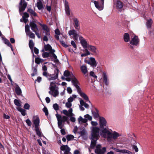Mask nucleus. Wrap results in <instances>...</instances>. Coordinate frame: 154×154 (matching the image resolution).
Here are the masks:
<instances>
[{"instance_id":"obj_1","label":"nucleus","mask_w":154,"mask_h":154,"mask_svg":"<svg viewBox=\"0 0 154 154\" xmlns=\"http://www.w3.org/2000/svg\"><path fill=\"white\" fill-rule=\"evenodd\" d=\"M99 124L100 129V134L103 138L107 139L108 142L113 143L118 137L122 136V134L111 129L106 128L107 122L106 119L103 117H100Z\"/></svg>"},{"instance_id":"obj_2","label":"nucleus","mask_w":154,"mask_h":154,"mask_svg":"<svg viewBox=\"0 0 154 154\" xmlns=\"http://www.w3.org/2000/svg\"><path fill=\"white\" fill-rule=\"evenodd\" d=\"M91 129V143L90 147L91 149H93L95 146L97 141L100 137V129L98 127H92Z\"/></svg>"},{"instance_id":"obj_3","label":"nucleus","mask_w":154,"mask_h":154,"mask_svg":"<svg viewBox=\"0 0 154 154\" xmlns=\"http://www.w3.org/2000/svg\"><path fill=\"white\" fill-rule=\"evenodd\" d=\"M56 116L58 121V127L61 129L60 131L62 134L64 135L66 134V132L64 129H62L63 125L62 124L63 122L67 120V118L65 116H62L58 114H56Z\"/></svg>"},{"instance_id":"obj_4","label":"nucleus","mask_w":154,"mask_h":154,"mask_svg":"<svg viewBox=\"0 0 154 154\" xmlns=\"http://www.w3.org/2000/svg\"><path fill=\"white\" fill-rule=\"evenodd\" d=\"M58 83L54 82H51L49 86L50 91H49V93L54 97H56L59 94L58 87L57 86Z\"/></svg>"},{"instance_id":"obj_5","label":"nucleus","mask_w":154,"mask_h":154,"mask_svg":"<svg viewBox=\"0 0 154 154\" xmlns=\"http://www.w3.org/2000/svg\"><path fill=\"white\" fill-rule=\"evenodd\" d=\"M64 75L66 77H71L72 79V82L73 85L74 86L75 85L78 83V81L77 79L75 77L72 72L68 71H65L64 72Z\"/></svg>"},{"instance_id":"obj_6","label":"nucleus","mask_w":154,"mask_h":154,"mask_svg":"<svg viewBox=\"0 0 154 154\" xmlns=\"http://www.w3.org/2000/svg\"><path fill=\"white\" fill-rule=\"evenodd\" d=\"M74 86L77 89L78 93L80 95L81 97H82L86 101H88L90 103V101L89 100L88 97L85 93L82 91L79 86L78 85V84L76 85H75Z\"/></svg>"},{"instance_id":"obj_7","label":"nucleus","mask_w":154,"mask_h":154,"mask_svg":"<svg viewBox=\"0 0 154 154\" xmlns=\"http://www.w3.org/2000/svg\"><path fill=\"white\" fill-rule=\"evenodd\" d=\"M69 36H72V38L75 40H78V38H80V36H82L77 32L74 29L69 30L68 32Z\"/></svg>"},{"instance_id":"obj_8","label":"nucleus","mask_w":154,"mask_h":154,"mask_svg":"<svg viewBox=\"0 0 154 154\" xmlns=\"http://www.w3.org/2000/svg\"><path fill=\"white\" fill-rule=\"evenodd\" d=\"M106 151V148H101L100 145H97L96 146L95 152L97 154H104Z\"/></svg>"},{"instance_id":"obj_9","label":"nucleus","mask_w":154,"mask_h":154,"mask_svg":"<svg viewBox=\"0 0 154 154\" xmlns=\"http://www.w3.org/2000/svg\"><path fill=\"white\" fill-rule=\"evenodd\" d=\"M139 39L137 36L133 34L131 36V39L130 41L131 44L133 45L137 46L139 44Z\"/></svg>"},{"instance_id":"obj_10","label":"nucleus","mask_w":154,"mask_h":154,"mask_svg":"<svg viewBox=\"0 0 154 154\" xmlns=\"http://www.w3.org/2000/svg\"><path fill=\"white\" fill-rule=\"evenodd\" d=\"M27 4L25 0H21L19 4V11L20 14L23 12L27 6Z\"/></svg>"},{"instance_id":"obj_11","label":"nucleus","mask_w":154,"mask_h":154,"mask_svg":"<svg viewBox=\"0 0 154 154\" xmlns=\"http://www.w3.org/2000/svg\"><path fill=\"white\" fill-rule=\"evenodd\" d=\"M85 62L88 64L91 65L92 66L95 67H96L97 63L95 59L92 57H91L89 58L88 61L86 60Z\"/></svg>"},{"instance_id":"obj_12","label":"nucleus","mask_w":154,"mask_h":154,"mask_svg":"<svg viewBox=\"0 0 154 154\" xmlns=\"http://www.w3.org/2000/svg\"><path fill=\"white\" fill-rule=\"evenodd\" d=\"M54 72L56 73V74L53 75L50 74V75H49L50 76L48 78L49 80H54L58 78L59 73L58 69H56Z\"/></svg>"},{"instance_id":"obj_13","label":"nucleus","mask_w":154,"mask_h":154,"mask_svg":"<svg viewBox=\"0 0 154 154\" xmlns=\"http://www.w3.org/2000/svg\"><path fill=\"white\" fill-rule=\"evenodd\" d=\"M42 26L43 30V33H45L47 36L49 37L50 36V29L48 26L45 24H42L39 23Z\"/></svg>"},{"instance_id":"obj_14","label":"nucleus","mask_w":154,"mask_h":154,"mask_svg":"<svg viewBox=\"0 0 154 154\" xmlns=\"http://www.w3.org/2000/svg\"><path fill=\"white\" fill-rule=\"evenodd\" d=\"M81 45L84 48H87L88 47V43L85 39L82 36H80L79 39Z\"/></svg>"},{"instance_id":"obj_15","label":"nucleus","mask_w":154,"mask_h":154,"mask_svg":"<svg viewBox=\"0 0 154 154\" xmlns=\"http://www.w3.org/2000/svg\"><path fill=\"white\" fill-rule=\"evenodd\" d=\"M62 113L68 117L73 116H74L72 113V109L71 108H70L68 111L65 109L63 110Z\"/></svg>"},{"instance_id":"obj_16","label":"nucleus","mask_w":154,"mask_h":154,"mask_svg":"<svg viewBox=\"0 0 154 154\" xmlns=\"http://www.w3.org/2000/svg\"><path fill=\"white\" fill-rule=\"evenodd\" d=\"M32 122L35 125V128L38 127L39 125L40 120L38 117L34 116L33 117Z\"/></svg>"},{"instance_id":"obj_17","label":"nucleus","mask_w":154,"mask_h":154,"mask_svg":"<svg viewBox=\"0 0 154 154\" xmlns=\"http://www.w3.org/2000/svg\"><path fill=\"white\" fill-rule=\"evenodd\" d=\"M96 8L100 11H101L103 9V5L99 3L98 2L94 1V2Z\"/></svg>"},{"instance_id":"obj_18","label":"nucleus","mask_w":154,"mask_h":154,"mask_svg":"<svg viewBox=\"0 0 154 154\" xmlns=\"http://www.w3.org/2000/svg\"><path fill=\"white\" fill-rule=\"evenodd\" d=\"M64 5L65 8V10L66 15L68 16L70 15V11L69 5V4L68 2L66 0H65Z\"/></svg>"},{"instance_id":"obj_19","label":"nucleus","mask_w":154,"mask_h":154,"mask_svg":"<svg viewBox=\"0 0 154 154\" xmlns=\"http://www.w3.org/2000/svg\"><path fill=\"white\" fill-rule=\"evenodd\" d=\"M44 48L46 51H49L50 53H53L55 51L53 49H52L51 46L49 44H48L46 45H44Z\"/></svg>"},{"instance_id":"obj_20","label":"nucleus","mask_w":154,"mask_h":154,"mask_svg":"<svg viewBox=\"0 0 154 154\" xmlns=\"http://www.w3.org/2000/svg\"><path fill=\"white\" fill-rule=\"evenodd\" d=\"M103 80V83L107 86L109 85V82L108 80L107 77L105 72H103L102 75Z\"/></svg>"},{"instance_id":"obj_21","label":"nucleus","mask_w":154,"mask_h":154,"mask_svg":"<svg viewBox=\"0 0 154 154\" xmlns=\"http://www.w3.org/2000/svg\"><path fill=\"white\" fill-rule=\"evenodd\" d=\"M31 29L35 32L36 31H38V28L36 24L33 22H31L29 24Z\"/></svg>"},{"instance_id":"obj_22","label":"nucleus","mask_w":154,"mask_h":154,"mask_svg":"<svg viewBox=\"0 0 154 154\" xmlns=\"http://www.w3.org/2000/svg\"><path fill=\"white\" fill-rule=\"evenodd\" d=\"M73 20L74 23V26L75 28L77 30H79L80 28L79 20L76 18H74Z\"/></svg>"},{"instance_id":"obj_23","label":"nucleus","mask_w":154,"mask_h":154,"mask_svg":"<svg viewBox=\"0 0 154 154\" xmlns=\"http://www.w3.org/2000/svg\"><path fill=\"white\" fill-rule=\"evenodd\" d=\"M60 150L64 151V152H69L70 151V149L67 145H63L61 146Z\"/></svg>"},{"instance_id":"obj_24","label":"nucleus","mask_w":154,"mask_h":154,"mask_svg":"<svg viewBox=\"0 0 154 154\" xmlns=\"http://www.w3.org/2000/svg\"><path fill=\"white\" fill-rule=\"evenodd\" d=\"M153 23V21L152 19H147L146 20V25L147 29H150Z\"/></svg>"},{"instance_id":"obj_25","label":"nucleus","mask_w":154,"mask_h":154,"mask_svg":"<svg viewBox=\"0 0 154 154\" xmlns=\"http://www.w3.org/2000/svg\"><path fill=\"white\" fill-rule=\"evenodd\" d=\"M88 48L89 50L91 51L94 53H96L97 52V50L95 46L91 45H89Z\"/></svg>"},{"instance_id":"obj_26","label":"nucleus","mask_w":154,"mask_h":154,"mask_svg":"<svg viewBox=\"0 0 154 154\" xmlns=\"http://www.w3.org/2000/svg\"><path fill=\"white\" fill-rule=\"evenodd\" d=\"M123 39L125 42H128L130 41V35L128 33H125L123 36Z\"/></svg>"},{"instance_id":"obj_27","label":"nucleus","mask_w":154,"mask_h":154,"mask_svg":"<svg viewBox=\"0 0 154 154\" xmlns=\"http://www.w3.org/2000/svg\"><path fill=\"white\" fill-rule=\"evenodd\" d=\"M80 69L82 73L85 75L88 72L86 66L84 65H82L80 67Z\"/></svg>"},{"instance_id":"obj_28","label":"nucleus","mask_w":154,"mask_h":154,"mask_svg":"<svg viewBox=\"0 0 154 154\" xmlns=\"http://www.w3.org/2000/svg\"><path fill=\"white\" fill-rule=\"evenodd\" d=\"M92 114L93 117L95 119H96L98 118H99V114L98 113V111L97 109H96L95 111H92Z\"/></svg>"},{"instance_id":"obj_29","label":"nucleus","mask_w":154,"mask_h":154,"mask_svg":"<svg viewBox=\"0 0 154 154\" xmlns=\"http://www.w3.org/2000/svg\"><path fill=\"white\" fill-rule=\"evenodd\" d=\"M116 5V7L118 9H121L123 7L122 3L119 1H117Z\"/></svg>"},{"instance_id":"obj_30","label":"nucleus","mask_w":154,"mask_h":154,"mask_svg":"<svg viewBox=\"0 0 154 154\" xmlns=\"http://www.w3.org/2000/svg\"><path fill=\"white\" fill-rule=\"evenodd\" d=\"M79 123H85L87 122L88 120L86 119H83L81 116H80L78 119Z\"/></svg>"},{"instance_id":"obj_31","label":"nucleus","mask_w":154,"mask_h":154,"mask_svg":"<svg viewBox=\"0 0 154 154\" xmlns=\"http://www.w3.org/2000/svg\"><path fill=\"white\" fill-rule=\"evenodd\" d=\"M80 104L82 106H84L86 108H88L89 105L85 103L82 99H80Z\"/></svg>"},{"instance_id":"obj_32","label":"nucleus","mask_w":154,"mask_h":154,"mask_svg":"<svg viewBox=\"0 0 154 154\" xmlns=\"http://www.w3.org/2000/svg\"><path fill=\"white\" fill-rule=\"evenodd\" d=\"M77 97V96L75 95H72V96L70 97L68 99V101L70 103L72 102Z\"/></svg>"},{"instance_id":"obj_33","label":"nucleus","mask_w":154,"mask_h":154,"mask_svg":"<svg viewBox=\"0 0 154 154\" xmlns=\"http://www.w3.org/2000/svg\"><path fill=\"white\" fill-rule=\"evenodd\" d=\"M17 109L18 111L20 112L22 114V115L23 116H25L26 114V112L25 110L23 109H22V108L20 107H18L17 108Z\"/></svg>"},{"instance_id":"obj_34","label":"nucleus","mask_w":154,"mask_h":154,"mask_svg":"<svg viewBox=\"0 0 154 154\" xmlns=\"http://www.w3.org/2000/svg\"><path fill=\"white\" fill-rule=\"evenodd\" d=\"M44 60L39 58L37 57L35 59V62L37 64H39L43 62Z\"/></svg>"},{"instance_id":"obj_35","label":"nucleus","mask_w":154,"mask_h":154,"mask_svg":"<svg viewBox=\"0 0 154 154\" xmlns=\"http://www.w3.org/2000/svg\"><path fill=\"white\" fill-rule=\"evenodd\" d=\"M4 42L5 44H6L8 46L11 47L12 51L13 50L11 45L10 44L9 40L6 39H4Z\"/></svg>"},{"instance_id":"obj_36","label":"nucleus","mask_w":154,"mask_h":154,"mask_svg":"<svg viewBox=\"0 0 154 154\" xmlns=\"http://www.w3.org/2000/svg\"><path fill=\"white\" fill-rule=\"evenodd\" d=\"M29 46L31 49V50L32 51L33 50V46L34 45V43L32 40H31L29 41Z\"/></svg>"},{"instance_id":"obj_37","label":"nucleus","mask_w":154,"mask_h":154,"mask_svg":"<svg viewBox=\"0 0 154 154\" xmlns=\"http://www.w3.org/2000/svg\"><path fill=\"white\" fill-rule=\"evenodd\" d=\"M15 92L17 95H20L21 93V90L20 88L19 87H17L15 88Z\"/></svg>"},{"instance_id":"obj_38","label":"nucleus","mask_w":154,"mask_h":154,"mask_svg":"<svg viewBox=\"0 0 154 154\" xmlns=\"http://www.w3.org/2000/svg\"><path fill=\"white\" fill-rule=\"evenodd\" d=\"M26 35L28 36L31 38H34L35 37V34L31 31L26 34Z\"/></svg>"},{"instance_id":"obj_39","label":"nucleus","mask_w":154,"mask_h":154,"mask_svg":"<svg viewBox=\"0 0 154 154\" xmlns=\"http://www.w3.org/2000/svg\"><path fill=\"white\" fill-rule=\"evenodd\" d=\"M28 11L30 13L32 16H37L35 12L33 11L32 9H28Z\"/></svg>"},{"instance_id":"obj_40","label":"nucleus","mask_w":154,"mask_h":154,"mask_svg":"<svg viewBox=\"0 0 154 154\" xmlns=\"http://www.w3.org/2000/svg\"><path fill=\"white\" fill-rule=\"evenodd\" d=\"M37 6L38 9H41L43 7L42 2H38L37 3Z\"/></svg>"},{"instance_id":"obj_41","label":"nucleus","mask_w":154,"mask_h":154,"mask_svg":"<svg viewBox=\"0 0 154 154\" xmlns=\"http://www.w3.org/2000/svg\"><path fill=\"white\" fill-rule=\"evenodd\" d=\"M35 131L39 137H41V133L38 127L35 128Z\"/></svg>"},{"instance_id":"obj_42","label":"nucleus","mask_w":154,"mask_h":154,"mask_svg":"<svg viewBox=\"0 0 154 154\" xmlns=\"http://www.w3.org/2000/svg\"><path fill=\"white\" fill-rule=\"evenodd\" d=\"M122 153L132 154V152L127 149H122Z\"/></svg>"},{"instance_id":"obj_43","label":"nucleus","mask_w":154,"mask_h":154,"mask_svg":"<svg viewBox=\"0 0 154 154\" xmlns=\"http://www.w3.org/2000/svg\"><path fill=\"white\" fill-rule=\"evenodd\" d=\"M91 124L93 126L92 127H97L96 126H97L98 125V123L96 121H91ZM91 127H92L90 128V129L91 130Z\"/></svg>"},{"instance_id":"obj_44","label":"nucleus","mask_w":154,"mask_h":154,"mask_svg":"<svg viewBox=\"0 0 154 154\" xmlns=\"http://www.w3.org/2000/svg\"><path fill=\"white\" fill-rule=\"evenodd\" d=\"M66 137L67 140L68 141H69L73 139L74 138V136L70 134L67 135Z\"/></svg>"},{"instance_id":"obj_45","label":"nucleus","mask_w":154,"mask_h":154,"mask_svg":"<svg viewBox=\"0 0 154 154\" xmlns=\"http://www.w3.org/2000/svg\"><path fill=\"white\" fill-rule=\"evenodd\" d=\"M25 31L26 34L30 32L29 29V26L28 25H26L25 26Z\"/></svg>"},{"instance_id":"obj_46","label":"nucleus","mask_w":154,"mask_h":154,"mask_svg":"<svg viewBox=\"0 0 154 154\" xmlns=\"http://www.w3.org/2000/svg\"><path fill=\"white\" fill-rule=\"evenodd\" d=\"M50 54V53L48 52H44L42 54V57L44 58L47 57L49 56Z\"/></svg>"},{"instance_id":"obj_47","label":"nucleus","mask_w":154,"mask_h":154,"mask_svg":"<svg viewBox=\"0 0 154 154\" xmlns=\"http://www.w3.org/2000/svg\"><path fill=\"white\" fill-rule=\"evenodd\" d=\"M14 102L16 106H21V104L20 101L17 100L15 99L14 100Z\"/></svg>"},{"instance_id":"obj_48","label":"nucleus","mask_w":154,"mask_h":154,"mask_svg":"<svg viewBox=\"0 0 154 154\" xmlns=\"http://www.w3.org/2000/svg\"><path fill=\"white\" fill-rule=\"evenodd\" d=\"M84 117L88 119L89 121H91L92 119V117L88 114H86L84 116Z\"/></svg>"},{"instance_id":"obj_49","label":"nucleus","mask_w":154,"mask_h":154,"mask_svg":"<svg viewBox=\"0 0 154 154\" xmlns=\"http://www.w3.org/2000/svg\"><path fill=\"white\" fill-rule=\"evenodd\" d=\"M54 109L56 111H57L59 109V106L57 103L54 104L53 106Z\"/></svg>"},{"instance_id":"obj_50","label":"nucleus","mask_w":154,"mask_h":154,"mask_svg":"<svg viewBox=\"0 0 154 154\" xmlns=\"http://www.w3.org/2000/svg\"><path fill=\"white\" fill-rule=\"evenodd\" d=\"M43 75L44 76L47 77L48 79L50 76L49 75H50V74L48 73L46 71H44L43 73Z\"/></svg>"},{"instance_id":"obj_51","label":"nucleus","mask_w":154,"mask_h":154,"mask_svg":"<svg viewBox=\"0 0 154 154\" xmlns=\"http://www.w3.org/2000/svg\"><path fill=\"white\" fill-rule=\"evenodd\" d=\"M54 52H53V53H50V54H52L51 57H52L54 59L55 61H57L58 60L57 59V57L56 55H55V54L54 53Z\"/></svg>"},{"instance_id":"obj_52","label":"nucleus","mask_w":154,"mask_h":154,"mask_svg":"<svg viewBox=\"0 0 154 154\" xmlns=\"http://www.w3.org/2000/svg\"><path fill=\"white\" fill-rule=\"evenodd\" d=\"M60 42L61 44L64 47H68V45L66 44H65V43L64 42L62 41V40H61L60 39Z\"/></svg>"},{"instance_id":"obj_53","label":"nucleus","mask_w":154,"mask_h":154,"mask_svg":"<svg viewBox=\"0 0 154 154\" xmlns=\"http://www.w3.org/2000/svg\"><path fill=\"white\" fill-rule=\"evenodd\" d=\"M65 105L66 107L69 108L72 106V103L68 101L66 103Z\"/></svg>"},{"instance_id":"obj_54","label":"nucleus","mask_w":154,"mask_h":154,"mask_svg":"<svg viewBox=\"0 0 154 154\" xmlns=\"http://www.w3.org/2000/svg\"><path fill=\"white\" fill-rule=\"evenodd\" d=\"M29 107L30 105L29 104L27 103H25L24 106V108L26 109H29Z\"/></svg>"},{"instance_id":"obj_55","label":"nucleus","mask_w":154,"mask_h":154,"mask_svg":"<svg viewBox=\"0 0 154 154\" xmlns=\"http://www.w3.org/2000/svg\"><path fill=\"white\" fill-rule=\"evenodd\" d=\"M43 110L45 113V115L48 116V112L47 109L46 107H44L43 108Z\"/></svg>"},{"instance_id":"obj_56","label":"nucleus","mask_w":154,"mask_h":154,"mask_svg":"<svg viewBox=\"0 0 154 154\" xmlns=\"http://www.w3.org/2000/svg\"><path fill=\"white\" fill-rule=\"evenodd\" d=\"M132 148L136 152H138V149L137 146L135 145H133L132 146Z\"/></svg>"},{"instance_id":"obj_57","label":"nucleus","mask_w":154,"mask_h":154,"mask_svg":"<svg viewBox=\"0 0 154 154\" xmlns=\"http://www.w3.org/2000/svg\"><path fill=\"white\" fill-rule=\"evenodd\" d=\"M90 75L95 78H97V77L94 74V72L93 71H91L90 73Z\"/></svg>"},{"instance_id":"obj_58","label":"nucleus","mask_w":154,"mask_h":154,"mask_svg":"<svg viewBox=\"0 0 154 154\" xmlns=\"http://www.w3.org/2000/svg\"><path fill=\"white\" fill-rule=\"evenodd\" d=\"M26 122L29 126H31V122L29 119H26Z\"/></svg>"},{"instance_id":"obj_59","label":"nucleus","mask_w":154,"mask_h":154,"mask_svg":"<svg viewBox=\"0 0 154 154\" xmlns=\"http://www.w3.org/2000/svg\"><path fill=\"white\" fill-rule=\"evenodd\" d=\"M71 44V45L74 48H76L77 47L76 45L75 44V42L74 41H72Z\"/></svg>"},{"instance_id":"obj_60","label":"nucleus","mask_w":154,"mask_h":154,"mask_svg":"<svg viewBox=\"0 0 154 154\" xmlns=\"http://www.w3.org/2000/svg\"><path fill=\"white\" fill-rule=\"evenodd\" d=\"M67 92L69 94H71L72 92V90L71 88H70V87H68L67 88Z\"/></svg>"},{"instance_id":"obj_61","label":"nucleus","mask_w":154,"mask_h":154,"mask_svg":"<svg viewBox=\"0 0 154 154\" xmlns=\"http://www.w3.org/2000/svg\"><path fill=\"white\" fill-rule=\"evenodd\" d=\"M85 132H86L85 130V129H84L80 132V134H81V135L83 136L85 134Z\"/></svg>"},{"instance_id":"obj_62","label":"nucleus","mask_w":154,"mask_h":154,"mask_svg":"<svg viewBox=\"0 0 154 154\" xmlns=\"http://www.w3.org/2000/svg\"><path fill=\"white\" fill-rule=\"evenodd\" d=\"M50 36L49 37L46 35H45L44 36V37L43 38V40L44 41H47L48 40V38H50Z\"/></svg>"},{"instance_id":"obj_63","label":"nucleus","mask_w":154,"mask_h":154,"mask_svg":"<svg viewBox=\"0 0 154 154\" xmlns=\"http://www.w3.org/2000/svg\"><path fill=\"white\" fill-rule=\"evenodd\" d=\"M36 34V35L39 38H41V36L40 34L37 31H36L34 32Z\"/></svg>"},{"instance_id":"obj_64","label":"nucleus","mask_w":154,"mask_h":154,"mask_svg":"<svg viewBox=\"0 0 154 154\" xmlns=\"http://www.w3.org/2000/svg\"><path fill=\"white\" fill-rule=\"evenodd\" d=\"M34 51L36 54H37L38 53V50L35 47H34Z\"/></svg>"}]
</instances>
